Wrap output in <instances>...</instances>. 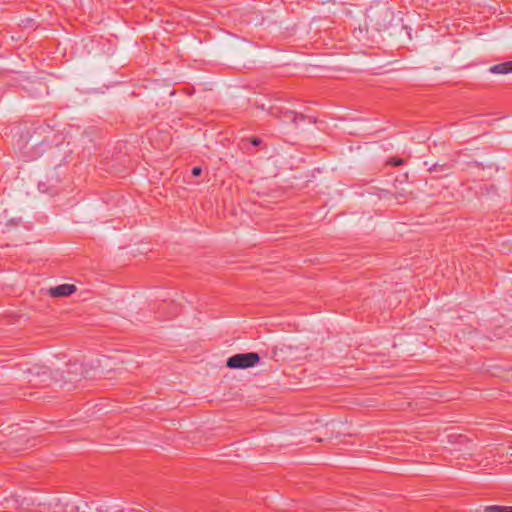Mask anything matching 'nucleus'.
Listing matches in <instances>:
<instances>
[{
	"mask_svg": "<svg viewBox=\"0 0 512 512\" xmlns=\"http://www.w3.org/2000/svg\"><path fill=\"white\" fill-rule=\"evenodd\" d=\"M20 222H21L20 218L17 219V220H15V219L10 220V223L13 224V225H18Z\"/></svg>",
	"mask_w": 512,
	"mask_h": 512,
	"instance_id": "4468645a",
	"label": "nucleus"
},
{
	"mask_svg": "<svg viewBox=\"0 0 512 512\" xmlns=\"http://www.w3.org/2000/svg\"><path fill=\"white\" fill-rule=\"evenodd\" d=\"M76 290L77 288L74 284H61L50 288L49 295L52 297H67L72 295Z\"/></svg>",
	"mask_w": 512,
	"mask_h": 512,
	"instance_id": "423d86ee",
	"label": "nucleus"
},
{
	"mask_svg": "<svg viewBox=\"0 0 512 512\" xmlns=\"http://www.w3.org/2000/svg\"><path fill=\"white\" fill-rule=\"evenodd\" d=\"M260 355L256 352L238 353L226 360L229 369H248L260 363Z\"/></svg>",
	"mask_w": 512,
	"mask_h": 512,
	"instance_id": "f03ea898",
	"label": "nucleus"
},
{
	"mask_svg": "<svg viewBox=\"0 0 512 512\" xmlns=\"http://www.w3.org/2000/svg\"><path fill=\"white\" fill-rule=\"evenodd\" d=\"M191 173H192V175L194 177H198V176L201 175L202 169H201V167H198V166L197 167H193Z\"/></svg>",
	"mask_w": 512,
	"mask_h": 512,
	"instance_id": "f8f14e48",
	"label": "nucleus"
},
{
	"mask_svg": "<svg viewBox=\"0 0 512 512\" xmlns=\"http://www.w3.org/2000/svg\"><path fill=\"white\" fill-rule=\"evenodd\" d=\"M59 182V178L57 176L51 175L46 177V181H40L38 183V189L47 194H55L57 193L56 186Z\"/></svg>",
	"mask_w": 512,
	"mask_h": 512,
	"instance_id": "39448f33",
	"label": "nucleus"
},
{
	"mask_svg": "<svg viewBox=\"0 0 512 512\" xmlns=\"http://www.w3.org/2000/svg\"><path fill=\"white\" fill-rule=\"evenodd\" d=\"M21 140L24 142L21 149L27 160H34L40 157L48 146L41 132L37 130L28 137L21 136Z\"/></svg>",
	"mask_w": 512,
	"mask_h": 512,
	"instance_id": "f257e3e1",
	"label": "nucleus"
},
{
	"mask_svg": "<svg viewBox=\"0 0 512 512\" xmlns=\"http://www.w3.org/2000/svg\"><path fill=\"white\" fill-rule=\"evenodd\" d=\"M368 18L376 30H386L389 28V23L392 20V12L388 9H382L375 16H368Z\"/></svg>",
	"mask_w": 512,
	"mask_h": 512,
	"instance_id": "20e7f679",
	"label": "nucleus"
},
{
	"mask_svg": "<svg viewBox=\"0 0 512 512\" xmlns=\"http://www.w3.org/2000/svg\"><path fill=\"white\" fill-rule=\"evenodd\" d=\"M450 168H451V165H449L447 163H443V164L435 163L432 166H430L428 170L430 172H436V171H438V169L449 170Z\"/></svg>",
	"mask_w": 512,
	"mask_h": 512,
	"instance_id": "1a4fd4ad",
	"label": "nucleus"
},
{
	"mask_svg": "<svg viewBox=\"0 0 512 512\" xmlns=\"http://www.w3.org/2000/svg\"><path fill=\"white\" fill-rule=\"evenodd\" d=\"M485 512H512L511 507L499 506V505H491L486 506L484 509Z\"/></svg>",
	"mask_w": 512,
	"mask_h": 512,
	"instance_id": "6e6552de",
	"label": "nucleus"
},
{
	"mask_svg": "<svg viewBox=\"0 0 512 512\" xmlns=\"http://www.w3.org/2000/svg\"><path fill=\"white\" fill-rule=\"evenodd\" d=\"M403 162H404V160H403V159H401V158H395V157H392V158H390V159L388 160V162H387V163H388V164H390V165H392V166H400V165H402V164H403Z\"/></svg>",
	"mask_w": 512,
	"mask_h": 512,
	"instance_id": "9d476101",
	"label": "nucleus"
},
{
	"mask_svg": "<svg viewBox=\"0 0 512 512\" xmlns=\"http://www.w3.org/2000/svg\"><path fill=\"white\" fill-rule=\"evenodd\" d=\"M270 114L281 120L282 122H291L295 125H297L299 122H302L304 121L307 117L303 114H299V113H296L294 111H291V110H281L279 108H276V107H272L271 110H270Z\"/></svg>",
	"mask_w": 512,
	"mask_h": 512,
	"instance_id": "7ed1b4c3",
	"label": "nucleus"
},
{
	"mask_svg": "<svg viewBox=\"0 0 512 512\" xmlns=\"http://www.w3.org/2000/svg\"><path fill=\"white\" fill-rule=\"evenodd\" d=\"M489 72L493 74L512 73V61H506L499 64H495L489 68Z\"/></svg>",
	"mask_w": 512,
	"mask_h": 512,
	"instance_id": "0eeeda50",
	"label": "nucleus"
},
{
	"mask_svg": "<svg viewBox=\"0 0 512 512\" xmlns=\"http://www.w3.org/2000/svg\"><path fill=\"white\" fill-rule=\"evenodd\" d=\"M44 369H45V367H38V366H36L35 367V374H37V375H39L41 373L45 374L46 371Z\"/></svg>",
	"mask_w": 512,
	"mask_h": 512,
	"instance_id": "ddd939ff",
	"label": "nucleus"
},
{
	"mask_svg": "<svg viewBox=\"0 0 512 512\" xmlns=\"http://www.w3.org/2000/svg\"><path fill=\"white\" fill-rule=\"evenodd\" d=\"M249 142L253 145V146H259L262 144V139L261 138H258V137H251L249 138Z\"/></svg>",
	"mask_w": 512,
	"mask_h": 512,
	"instance_id": "9b49d317",
	"label": "nucleus"
}]
</instances>
